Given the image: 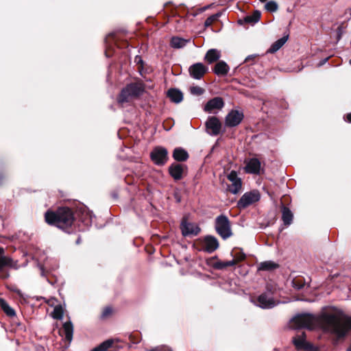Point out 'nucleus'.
Instances as JSON below:
<instances>
[{
    "label": "nucleus",
    "instance_id": "nucleus-1",
    "mask_svg": "<svg viewBox=\"0 0 351 351\" xmlns=\"http://www.w3.org/2000/svg\"><path fill=\"white\" fill-rule=\"evenodd\" d=\"M291 322L295 328L313 330L319 324L324 331L334 335L336 341L344 339L351 331V317L341 311L324 312L318 317L311 313L298 314Z\"/></svg>",
    "mask_w": 351,
    "mask_h": 351
},
{
    "label": "nucleus",
    "instance_id": "nucleus-2",
    "mask_svg": "<svg viewBox=\"0 0 351 351\" xmlns=\"http://www.w3.org/2000/svg\"><path fill=\"white\" fill-rule=\"evenodd\" d=\"M45 221L51 226L69 232L75 221L74 211L69 206H59L48 209L44 215Z\"/></svg>",
    "mask_w": 351,
    "mask_h": 351
},
{
    "label": "nucleus",
    "instance_id": "nucleus-3",
    "mask_svg": "<svg viewBox=\"0 0 351 351\" xmlns=\"http://www.w3.org/2000/svg\"><path fill=\"white\" fill-rule=\"evenodd\" d=\"M144 86L142 82H134L128 84L121 91L117 101L119 104L130 102L133 99L141 95L144 92Z\"/></svg>",
    "mask_w": 351,
    "mask_h": 351
},
{
    "label": "nucleus",
    "instance_id": "nucleus-4",
    "mask_svg": "<svg viewBox=\"0 0 351 351\" xmlns=\"http://www.w3.org/2000/svg\"><path fill=\"white\" fill-rule=\"evenodd\" d=\"M216 231L220 237L226 239L232 234L230 220L226 215H221L215 219Z\"/></svg>",
    "mask_w": 351,
    "mask_h": 351
},
{
    "label": "nucleus",
    "instance_id": "nucleus-5",
    "mask_svg": "<svg viewBox=\"0 0 351 351\" xmlns=\"http://www.w3.org/2000/svg\"><path fill=\"white\" fill-rule=\"evenodd\" d=\"M280 208L284 224L287 226L291 225L293 219V213L291 211L293 208L291 199H280Z\"/></svg>",
    "mask_w": 351,
    "mask_h": 351
},
{
    "label": "nucleus",
    "instance_id": "nucleus-6",
    "mask_svg": "<svg viewBox=\"0 0 351 351\" xmlns=\"http://www.w3.org/2000/svg\"><path fill=\"white\" fill-rule=\"evenodd\" d=\"M150 157L155 165L162 166L164 165L168 160V152L165 148L157 147L151 152Z\"/></svg>",
    "mask_w": 351,
    "mask_h": 351
},
{
    "label": "nucleus",
    "instance_id": "nucleus-7",
    "mask_svg": "<svg viewBox=\"0 0 351 351\" xmlns=\"http://www.w3.org/2000/svg\"><path fill=\"white\" fill-rule=\"evenodd\" d=\"M243 113L237 110H232L225 117V125L233 128L239 125L243 119Z\"/></svg>",
    "mask_w": 351,
    "mask_h": 351
},
{
    "label": "nucleus",
    "instance_id": "nucleus-8",
    "mask_svg": "<svg viewBox=\"0 0 351 351\" xmlns=\"http://www.w3.org/2000/svg\"><path fill=\"white\" fill-rule=\"evenodd\" d=\"M222 124L216 117H209L206 121V132L211 136L218 135L221 130Z\"/></svg>",
    "mask_w": 351,
    "mask_h": 351
},
{
    "label": "nucleus",
    "instance_id": "nucleus-9",
    "mask_svg": "<svg viewBox=\"0 0 351 351\" xmlns=\"http://www.w3.org/2000/svg\"><path fill=\"white\" fill-rule=\"evenodd\" d=\"M228 179L231 182V184L228 186V191L233 195H237L241 189L242 182L241 178L237 176V173L234 171H232L228 175Z\"/></svg>",
    "mask_w": 351,
    "mask_h": 351
},
{
    "label": "nucleus",
    "instance_id": "nucleus-10",
    "mask_svg": "<svg viewBox=\"0 0 351 351\" xmlns=\"http://www.w3.org/2000/svg\"><path fill=\"white\" fill-rule=\"evenodd\" d=\"M5 251L3 247L0 246V272L3 277H9L10 274L5 267H12L13 266V261L11 258L4 256Z\"/></svg>",
    "mask_w": 351,
    "mask_h": 351
},
{
    "label": "nucleus",
    "instance_id": "nucleus-11",
    "mask_svg": "<svg viewBox=\"0 0 351 351\" xmlns=\"http://www.w3.org/2000/svg\"><path fill=\"white\" fill-rule=\"evenodd\" d=\"M180 228L182 234L184 237L191 234L197 235L200 232V228L197 226H194L193 223L187 222L185 217L182 219Z\"/></svg>",
    "mask_w": 351,
    "mask_h": 351
},
{
    "label": "nucleus",
    "instance_id": "nucleus-12",
    "mask_svg": "<svg viewBox=\"0 0 351 351\" xmlns=\"http://www.w3.org/2000/svg\"><path fill=\"white\" fill-rule=\"evenodd\" d=\"M208 67L202 63L198 62L192 64L189 71L191 76L195 80H200L208 71Z\"/></svg>",
    "mask_w": 351,
    "mask_h": 351
},
{
    "label": "nucleus",
    "instance_id": "nucleus-13",
    "mask_svg": "<svg viewBox=\"0 0 351 351\" xmlns=\"http://www.w3.org/2000/svg\"><path fill=\"white\" fill-rule=\"evenodd\" d=\"M218 240L213 236H206L204 239L202 250L208 253H213L219 247Z\"/></svg>",
    "mask_w": 351,
    "mask_h": 351
},
{
    "label": "nucleus",
    "instance_id": "nucleus-14",
    "mask_svg": "<svg viewBox=\"0 0 351 351\" xmlns=\"http://www.w3.org/2000/svg\"><path fill=\"white\" fill-rule=\"evenodd\" d=\"M224 106V101L221 97H216L210 99L205 105L204 110L207 112H213L221 110Z\"/></svg>",
    "mask_w": 351,
    "mask_h": 351
},
{
    "label": "nucleus",
    "instance_id": "nucleus-15",
    "mask_svg": "<svg viewBox=\"0 0 351 351\" xmlns=\"http://www.w3.org/2000/svg\"><path fill=\"white\" fill-rule=\"evenodd\" d=\"M245 171L252 174H260L261 171V164L258 159L256 158H250L246 162L245 167Z\"/></svg>",
    "mask_w": 351,
    "mask_h": 351
},
{
    "label": "nucleus",
    "instance_id": "nucleus-16",
    "mask_svg": "<svg viewBox=\"0 0 351 351\" xmlns=\"http://www.w3.org/2000/svg\"><path fill=\"white\" fill-rule=\"evenodd\" d=\"M256 305L262 308H271L275 306V301L271 298H268L267 293L261 294L256 300Z\"/></svg>",
    "mask_w": 351,
    "mask_h": 351
},
{
    "label": "nucleus",
    "instance_id": "nucleus-17",
    "mask_svg": "<svg viewBox=\"0 0 351 351\" xmlns=\"http://www.w3.org/2000/svg\"><path fill=\"white\" fill-rule=\"evenodd\" d=\"M293 343L297 350H308L311 345L306 341V333L302 332L293 338Z\"/></svg>",
    "mask_w": 351,
    "mask_h": 351
},
{
    "label": "nucleus",
    "instance_id": "nucleus-18",
    "mask_svg": "<svg viewBox=\"0 0 351 351\" xmlns=\"http://www.w3.org/2000/svg\"><path fill=\"white\" fill-rule=\"evenodd\" d=\"M117 340L113 339H108L101 343L90 351H111L117 347Z\"/></svg>",
    "mask_w": 351,
    "mask_h": 351
},
{
    "label": "nucleus",
    "instance_id": "nucleus-19",
    "mask_svg": "<svg viewBox=\"0 0 351 351\" xmlns=\"http://www.w3.org/2000/svg\"><path fill=\"white\" fill-rule=\"evenodd\" d=\"M60 335L64 336L65 340L69 344L73 339V325L71 321L66 322L63 324L62 330L60 331Z\"/></svg>",
    "mask_w": 351,
    "mask_h": 351
},
{
    "label": "nucleus",
    "instance_id": "nucleus-20",
    "mask_svg": "<svg viewBox=\"0 0 351 351\" xmlns=\"http://www.w3.org/2000/svg\"><path fill=\"white\" fill-rule=\"evenodd\" d=\"M184 172V165L175 163L169 167V173L175 180H180Z\"/></svg>",
    "mask_w": 351,
    "mask_h": 351
},
{
    "label": "nucleus",
    "instance_id": "nucleus-21",
    "mask_svg": "<svg viewBox=\"0 0 351 351\" xmlns=\"http://www.w3.org/2000/svg\"><path fill=\"white\" fill-rule=\"evenodd\" d=\"M221 58V51L217 49H209L205 55V60L208 63L211 64Z\"/></svg>",
    "mask_w": 351,
    "mask_h": 351
},
{
    "label": "nucleus",
    "instance_id": "nucleus-22",
    "mask_svg": "<svg viewBox=\"0 0 351 351\" xmlns=\"http://www.w3.org/2000/svg\"><path fill=\"white\" fill-rule=\"evenodd\" d=\"M215 259H216V262H215L213 265V267L215 269L218 270H222L228 267L234 266L237 265L236 261H222L217 258V256L214 257Z\"/></svg>",
    "mask_w": 351,
    "mask_h": 351
},
{
    "label": "nucleus",
    "instance_id": "nucleus-23",
    "mask_svg": "<svg viewBox=\"0 0 351 351\" xmlns=\"http://www.w3.org/2000/svg\"><path fill=\"white\" fill-rule=\"evenodd\" d=\"M229 70V66L224 61L218 62L214 68V72L217 75H226Z\"/></svg>",
    "mask_w": 351,
    "mask_h": 351
},
{
    "label": "nucleus",
    "instance_id": "nucleus-24",
    "mask_svg": "<svg viewBox=\"0 0 351 351\" xmlns=\"http://www.w3.org/2000/svg\"><path fill=\"white\" fill-rule=\"evenodd\" d=\"M279 267L280 265L278 263L271 261H267L261 262L258 265V270L272 271L279 268Z\"/></svg>",
    "mask_w": 351,
    "mask_h": 351
},
{
    "label": "nucleus",
    "instance_id": "nucleus-25",
    "mask_svg": "<svg viewBox=\"0 0 351 351\" xmlns=\"http://www.w3.org/2000/svg\"><path fill=\"white\" fill-rule=\"evenodd\" d=\"M0 308L5 313V314L10 317H13L16 316L15 311L8 304L5 300L0 298Z\"/></svg>",
    "mask_w": 351,
    "mask_h": 351
},
{
    "label": "nucleus",
    "instance_id": "nucleus-26",
    "mask_svg": "<svg viewBox=\"0 0 351 351\" xmlns=\"http://www.w3.org/2000/svg\"><path fill=\"white\" fill-rule=\"evenodd\" d=\"M173 157L177 161H185L188 159L189 154L186 150L178 147L174 149Z\"/></svg>",
    "mask_w": 351,
    "mask_h": 351
},
{
    "label": "nucleus",
    "instance_id": "nucleus-27",
    "mask_svg": "<svg viewBox=\"0 0 351 351\" xmlns=\"http://www.w3.org/2000/svg\"><path fill=\"white\" fill-rule=\"evenodd\" d=\"M289 38V36H284L280 39L277 40L276 42H274L270 48L268 49V52L269 53H274L279 50L287 41Z\"/></svg>",
    "mask_w": 351,
    "mask_h": 351
},
{
    "label": "nucleus",
    "instance_id": "nucleus-28",
    "mask_svg": "<svg viewBox=\"0 0 351 351\" xmlns=\"http://www.w3.org/2000/svg\"><path fill=\"white\" fill-rule=\"evenodd\" d=\"M168 96L171 101L176 104L181 102L183 99L182 92L174 88H171L168 91Z\"/></svg>",
    "mask_w": 351,
    "mask_h": 351
},
{
    "label": "nucleus",
    "instance_id": "nucleus-29",
    "mask_svg": "<svg viewBox=\"0 0 351 351\" xmlns=\"http://www.w3.org/2000/svg\"><path fill=\"white\" fill-rule=\"evenodd\" d=\"M231 256L234 258L232 261H236L237 264L246 258L245 254L239 247H234L231 252Z\"/></svg>",
    "mask_w": 351,
    "mask_h": 351
},
{
    "label": "nucleus",
    "instance_id": "nucleus-30",
    "mask_svg": "<svg viewBox=\"0 0 351 351\" xmlns=\"http://www.w3.org/2000/svg\"><path fill=\"white\" fill-rule=\"evenodd\" d=\"M189 40H186L180 37H173L171 40V46L173 48L180 49L186 46Z\"/></svg>",
    "mask_w": 351,
    "mask_h": 351
},
{
    "label": "nucleus",
    "instance_id": "nucleus-31",
    "mask_svg": "<svg viewBox=\"0 0 351 351\" xmlns=\"http://www.w3.org/2000/svg\"><path fill=\"white\" fill-rule=\"evenodd\" d=\"M259 199H239L237 202V207L240 210L245 209Z\"/></svg>",
    "mask_w": 351,
    "mask_h": 351
},
{
    "label": "nucleus",
    "instance_id": "nucleus-32",
    "mask_svg": "<svg viewBox=\"0 0 351 351\" xmlns=\"http://www.w3.org/2000/svg\"><path fill=\"white\" fill-rule=\"evenodd\" d=\"M261 12L258 10L254 11L252 14L247 15L245 17L244 21L245 23H250V24H255L261 18Z\"/></svg>",
    "mask_w": 351,
    "mask_h": 351
},
{
    "label": "nucleus",
    "instance_id": "nucleus-33",
    "mask_svg": "<svg viewBox=\"0 0 351 351\" xmlns=\"http://www.w3.org/2000/svg\"><path fill=\"white\" fill-rule=\"evenodd\" d=\"M64 315V310L60 304L56 306L51 313V316L53 319L60 320L62 319Z\"/></svg>",
    "mask_w": 351,
    "mask_h": 351
},
{
    "label": "nucleus",
    "instance_id": "nucleus-34",
    "mask_svg": "<svg viewBox=\"0 0 351 351\" xmlns=\"http://www.w3.org/2000/svg\"><path fill=\"white\" fill-rule=\"evenodd\" d=\"M293 287L298 289H302L305 285V280L302 276H297L292 280Z\"/></svg>",
    "mask_w": 351,
    "mask_h": 351
},
{
    "label": "nucleus",
    "instance_id": "nucleus-35",
    "mask_svg": "<svg viewBox=\"0 0 351 351\" xmlns=\"http://www.w3.org/2000/svg\"><path fill=\"white\" fill-rule=\"evenodd\" d=\"M265 9L267 12H275L278 9V5L275 1H269L265 3Z\"/></svg>",
    "mask_w": 351,
    "mask_h": 351
},
{
    "label": "nucleus",
    "instance_id": "nucleus-36",
    "mask_svg": "<svg viewBox=\"0 0 351 351\" xmlns=\"http://www.w3.org/2000/svg\"><path fill=\"white\" fill-rule=\"evenodd\" d=\"M113 309L111 306H106L104 308L100 318L101 319H106L112 315Z\"/></svg>",
    "mask_w": 351,
    "mask_h": 351
},
{
    "label": "nucleus",
    "instance_id": "nucleus-37",
    "mask_svg": "<svg viewBox=\"0 0 351 351\" xmlns=\"http://www.w3.org/2000/svg\"><path fill=\"white\" fill-rule=\"evenodd\" d=\"M129 339L133 344H137L141 341V335L139 332L131 333Z\"/></svg>",
    "mask_w": 351,
    "mask_h": 351
},
{
    "label": "nucleus",
    "instance_id": "nucleus-38",
    "mask_svg": "<svg viewBox=\"0 0 351 351\" xmlns=\"http://www.w3.org/2000/svg\"><path fill=\"white\" fill-rule=\"evenodd\" d=\"M263 195L259 191H253L250 193H245L241 197H261Z\"/></svg>",
    "mask_w": 351,
    "mask_h": 351
},
{
    "label": "nucleus",
    "instance_id": "nucleus-39",
    "mask_svg": "<svg viewBox=\"0 0 351 351\" xmlns=\"http://www.w3.org/2000/svg\"><path fill=\"white\" fill-rule=\"evenodd\" d=\"M217 16H218L216 14V15H212V16L208 17L204 22V26L205 27L210 26L213 24V23L217 19Z\"/></svg>",
    "mask_w": 351,
    "mask_h": 351
},
{
    "label": "nucleus",
    "instance_id": "nucleus-40",
    "mask_svg": "<svg viewBox=\"0 0 351 351\" xmlns=\"http://www.w3.org/2000/svg\"><path fill=\"white\" fill-rule=\"evenodd\" d=\"M191 92L196 95H201L204 93V89L199 86H193L191 88Z\"/></svg>",
    "mask_w": 351,
    "mask_h": 351
},
{
    "label": "nucleus",
    "instance_id": "nucleus-41",
    "mask_svg": "<svg viewBox=\"0 0 351 351\" xmlns=\"http://www.w3.org/2000/svg\"><path fill=\"white\" fill-rule=\"evenodd\" d=\"M86 209H87L86 206L84 204H82L81 205L80 208V211L82 214H84L85 212H86Z\"/></svg>",
    "mask_w": 351,
    "mask_h": 351
},
{
    "label": "nucleus",
    "instance_id": "nucleus-42",
    "mask_svg": "<svg viewBox=\"0 0 351 351\" xmlns=\"http://www.w3.org/2000/svg\"><path fill=\"white\" fill-rule=\"evenodd\" d=\"M346 120L349 122V123H351V112L350 113H348L347 114L346 117Z\"/></svg>",
    "mask_w": 351,
    "mask_h": 351
},
{
    "label": "nucleus",
    "instance_id": "nucleus-43",
    "mask_svg": "<svg viewBox=\"0 0 351 351\" xmlns=\"http://www.w3.org/2000/svg\"><path fill=\"white\" fill-rule=\"evenodd\" d=\"M254 57H255V56H249L245 58V62H247L250 61V60H252Z\"/></svg>",
    "mask_w": 351,
    "mask_h": 351
},
{
    "label": "nucleus",
    "instance_id": "nucleus-44",
    "mask_svg": "<svg viewBox=\"0 0 351 351\" xmlns=\"http://www.w3.org/2000/svg\"><path fill=\"white\" fill-rule=\"evenodd\" d=\"M337 34H338V40H339L340 38H341V28L340 27H338V32H337Z\"/></svg>",
    "mask_w": 351,
    "mask_h": 351
},
{
    "label": "nucleus",
    "instance_id": "nucleus-45",
    "mask_svg": "<svg viewBox=\"0 0 351 351\" xmlns=\"http://www.w3.org/2000/svg\"><path fill=\"white\" fill-rule=\"evenodd\" d=\"M263 189L264 191H265V193H266V194H267V195H269V196H271V195H271V193H270L267 190H265V188H263Z\"/></svg>",
    "mask_w": 351,
    "mask_h": 351
},
{
    "label": "nucleus",
    "instance_id": "nucleus-46",
    "mask_svg": "<svg viewBox=\"0 0 351 351\" xmlns=\"http://www.w3.org/2000/svg\"><path fill=\"white\" fill-rule=\"evenodd\" d=\"M0 278H2V279H7L9 277H3L1 273L0 272Z\"/></svg>",
    "mask_w": 351,
    "mask_h": 351
},
{
    "label": "nucleus",
    "instance_id": "nucleus-47",
    "mask_svg": "<svg viewBox=\"0 0 351 351\" xmlns=\"http://www.w3.org/2000/svg\"><path fill=\"white\" fill-rule=\"evenodd\" d=\"M328 60V58H325L323 62L320 64L321 65L325 63Z\"/></svg>",
    "mask_w": 351,
    "mask_h": 351
},
{
    "label": "nucleus",
    "instance_id": "nucleus-48",
    "mask_svg": "<svg viewBox=\"0 0 351 351\" xmlns=\"http://www.w3.org/2000/svg\"><path fill=\"white\" fill-rule=\"evenodd\" d=\"M261 2L264 3L266 2L267 0H259Z\"/></svg>",
    "mask_w": 351,
    "mask_h": 351
},
{
    "label": "nucleus",
    "instance_id": "nucleus-49",
    "mask_svg": "<svg viewBox=\"0 0 351 351\" xmlns=\"http://www.w3.org/2000/svg\"><path fill=\"white\" fill-rule=\"evenodd\" d=\"M178 199L177 202H178V203H180V202L181 199H180V198H178V199Z\"/></svg>",
    "mask_w": 351,
    "mask_h": 351
},
{
    "label": "nucleus",
    "instance_id": "nucleus-50",
    "mask_svg": "<svg viewBox=\"0 0 351 351\" xmlns=\"http://www.w3.org/2000/svg\"><path fill=\"white\" fill-rule=\"evenodd\" d=\"M267 289L268 290H270V289H269V285H267Z\"/></svg>",
    "mask_w": 351,
    "mask_h": 351
},
{
    "label": "nucleus",
    "instance_id": "nucleus-51",
    "mask_svg": "<svg viewBox=\"0 0 351 351\" xmlns=\"http://www.w3.org/2000/svg\"><path fill=\"white\" fill-rule=\"evenodd\" d=\"M350 64H351V59L350 60Z\"/></svg>",
    "mask_w": 351,
    "mask_h": 351
}]
</instances>
